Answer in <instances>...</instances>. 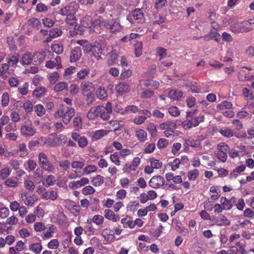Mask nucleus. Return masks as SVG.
I'll return each instance as SVG.
<instances>
[{
	"instance_id": "nucleus-54",
	"label": "nucleus",
	"mask_w": 254,
	"mask_h": 254,
	"mask_svg": "<svg viewBox=\"0 0 254 254\" xmlns=\"http://www.w3.org/2000/svg\"><path fill=\"white\" fill-rule=\"evenodd\" d=\"M111 161L117 166L120 165L121 161L120 160V155L118 152H115L114 153L111 154L110 156Z\"/></svg>"
},
{
	"instance_id": "nucleus-60",
	"label": "nucleus",
	"mask_w": 254,
	"mask_h": 254,
	"mask_svg": "<svg viewBox=\"0 0 254 254\" xmlns=\"http://www.w3.org/2000/svg\"><path fill=\"white\" fill-rule=\"evenodd\" d=\"M207 37H209L210 39H213L216 42H218L220 41V35L217 31H213L211 30L209 34L205 35L204 38H206Z\"/></svg>"
},
{
	"instance_id": "nucleus-63",
	"label": "nucleus",
	"mask_w": 254,
	"mask_h": 254,
	"mask_svg": "<svg viewBox=\"0 0 254 254\" xmlns=\"http://www.w3.org/2000/svg\"><path fill=\"white\" fill-rule=\"evenodd\" d=\"M118 58V55L114 52H111L110 53L109 58L108 59L107 62L109 65H114L115 64L116 61Z\"/></svg>"
},
{
	"instance_id": "nucleus-12",
	"label": "nucleus",
	"mask_w": 254,
	"mask_h": 254,
	"mask_svg": "<svg viewBox=\"0 0 254 254\" xmlns=\"http://www.w3.org/2000/svg\"><path fill=\"white\" fill-rule=\"evenodd\" d=\"M89 182L87 178H82L80 180L70 182L68 184V187L70 189H75L88 184Z\"/></svg>"
},
{
	"instance_id": "nucleus-32",
	"label": "nucleus",
	"mask_w": 254,
	"mask_h": 254,
	"mask_svg": "<svg viewBox=\"0 0 254 254\" xmlns=\"http://www.w3.org/2000/svg\"><path fill=\"white\" fill-rule=\"evenodd\" d=\"M97 97L100 100H104L107 98V93L104 87L99 86L96 92Z\"/></svg>"
},
{
	"instance_id": "nucleus-40",
	"label": "nucleus",
	"mask_w": 254,
	"mask_h": 254,
	"mask_svg": "<svg viewBox=\"0 0 254 254\" xmlns=\"http://www.w3.org/2000/svg\"><path fill=\"white\" fill-rule=\"evenodd\" d=\"M9 65L8 64H2L0 67V77L5 78L8 73Z\"/></svg>"
},
{
	"instance_id": "nucleus-24",
	"label": "nucleus",
	"mask_w": 254,
	"mask_h": 254,
	"mask_svg": "<svg viewBox=\"0 0 254 254\" xmlns=\"http://www.w3.org/2000/svg\"><path fill=\"white\" fill-rule=\"evenodd\" d=\"M135 136L139 142H145L147 139V132L142 129H139L135 131Z\"/></svg>"
},
{
	"instance_id": "nucleus-38",
	"label": "nucleus",
	"mask_w": 254,
	"mask_h": 254,
	"mask_svg": "<svg viewBox=\"0 0 254 254\" xmlns=\"http://www.w3.org/2000/svg\"><path fill=\"white\" fill-rule=\"evenodd\" d=\"M68 84L65 82H59L54 87V90L56 92H60L63 91L64 89H67Z\"/></svg>"
},
{
	"instance_id": "nucleus-22",
	"label": "nucleus",
	"mask_w": 254,
	"mask_h": 254,
	"mask_svg": "<svg viewBox=\"0 0 254 254\" xmlns=\"http://www.w3.org/2000/svg\"><path fill=\"white\" fill-rule=\"evenodd\" d=\"M91 52L93 56L95 57L101 56L102 53L101 44L98 42H95L94 44L92 45Z\"/></svg>"
},
{
	"instance_id": "nucleus-42",
	"label": "nucleus",
	"mask_w": 254,
	"mask_h": 254,
	"mask_svg": "<svg viewBox=\"0 0 254 254\" xmlns=\"http://www.w3.org/2000/svg\"><path fill=\"white\" fill-rule=\"evenodd\" d=\"M216 224L219 226H228L230 225V221L225 216L221 215L216 220Z\"/></svg>"
},
{
	"instance_id": "nucleus-45",
	"label": "nucleus",
	"mask_w": 254,
	"mask_h": 254,
	"mask_svg": "<svg viewBox=\"0 0 254 254\" xmlns=\"http://www.w3.org/2000/svg\"><path fill=\"white\" fill-rule=\"evenodd\" d=\"M142 53V44L141 42L136 41L134 44V53L136 57H140Z\"/></svg>"
},
{
	"instance_id": "nucleus-2",
	"label": "nucleus",
	"mask_w": 254,
	"mask_h": 254,
	"mask_svg": "<svg viewBox=\"0 0 254 254\" xmlns=\"http://www.w3.org/2000/svg\"><path fill=\"white\" fill-rule=\"evenodd\" d=\"M75 113V110L64 104L60 105L57 109L54 117L56 119H61L64 125H67L71 121Z\"/></svg>"
},
{
	"instance_id": "nucleus-25",
	"label": "nucleus",
	"mask_w": 254,
	"mask_h": 254,
	"mask_svg": "<svg viewBox=\"0 0 254 254\" xmlns=\"http://www.w3.org/2000/svg\"><path fill=\"white\" fill-rule=\"evenodd\" d=\"M27 25L31 28L39 29L41 23L38 18L32 17L29 19L27 21Z\"/></svg>"
},
{
	"instance_id": "nucleus-64",
	"label": "nucleus",
	"mask_w": 254,
	"mask_h": 254,
	"mask_svg": "<svg viewBox=\"0 0 254 254\" xmlns=\"http://www.w3.org/2000/svg\"><path fill=\"white\" fill-rule=\"evenodd\" d=\"M53 51L58 54H60L63 52V46L62 44H55L51 46Z\"/></svg>"
},
{
	"instance_id": "nucleus-37",
	"label": "nucleus",
	"mask_w": 254,
	"mask_h": 254,
	"mask_svg": "<svg viewBox=\"0 0 254 254\" xmlns=\"http://www.w3.org/2000/svg\"><path fill=\"white\" fill-rule=\"evenodd\" d=\"M43 247L40 243H35L29 245V249L36 254L40 253L42 250Z\"/></svg>"
},
{
	"instance_id": "nucleus-28",
	"label": "nucleus",
	"mask_w": 254,
	"mask_h": 254,
	"mask_svg": "<svg viewBox=\"0 0 254 254\" xmlns=\"http://www.w3.org/2000/svg\"><path fill=\"white\" fill-rule=\"evenodd\" d=\"M33 61V55L30 53H26L23 55L21 58V64L23 65H29Z\"/></svg>"
},
{
	"instance_id": "nucleus-14",
	"label": "nucleus",
	"mask_w": 254,
	"mask_h": 254,
	"mask_svg": "<svg viewBox=\"0 0 254 254\" xmlns=\"http://www.w3.org/2000/svg\"><path fill=\"white\" fill-rule=\"evenodd\" d=\"M75 9L74 6L71 5H66L60 8L58 13L63 16H69L72 14H75Z\"/></svg>"
},
{
	"instance_id": "nucleus-26",
	"label": "nucleus",
	"mask_w": 254,
	"mask_h": 254,
	"mask_svg": "<svg viewBox=\"0 0 254 254\" xmlns=\"http://www.w3.org/2000/svg\"><path fill=\"white\" fill-rule=\"evenodd\" d=\"M58 196L57 191L55 190H52L44 192L42 194V198L46 200L50 199L52 200H55L57 198Z\"/></svg>"
},
{
	"instance_id": "nucleus-50",
	"label": "nucleus",
	"mask_w": 254,
	"mask_h": 254,
	"mask_svg": "<svg viewBox=\"0 0 254 254\" xmlns=\"http://www.w3.org/2000/svg\"><path fill=\"white\" fill-rule=\"evenodd\" d=\"M22 107L24 109L26 113H30L33 110V106L32 102L29 100H26L23 102Z\"/></svg>"
},
{
	"instance_id": "nucleus-59",
	"label": "nucleus",
	"mask_w": 254,
	"mask_h": 254,
	"mask_svg": "<svg viewBox=\"0 0 254 254\" xmlns=\"http://www.w3.org/2000/svg\"><path fill=\"white\" fill-rule=\"evenodd\" d=\"M155 144L153 143L146 144V146L143 150V153L145 154H150L152 153L155 149Z\"/></svg>"
},
{
	"instance_id": "nucleus-5",
	"label": "nucleus",
	"mask_w": 254,
	"mask_h": 254,
	"mask_svg": "<svg viewBox=\"0 0 254 254\" xmlns=\"http://www.w3.org/2000/svg\"><path fill=\"white\" fill-rule=\"evenodd\" d=\"M247 23L245 22L236 23L230 26V29L233 33L239 34L247 33L253 30V28L247 26Z\"/></svg>"
},
{
	"instance_id": "nucleus-18",
	"label": "nucleus",
	"mask_w": 254,
	"mask_h": 254,
	"mask_svg": "<svg viewBox=\"0 0 254 254\" xmlns=\"http://www.w3.org/2000/svg\"><path fill=\"white\" fill-rule=\"evenodd\" d=\"M81 93L83 96L92 93V84L89 82L83 81L81 84Z\"/></svg>"
},
{
	"instance_id": "nucleus-15",
	"label": "nucleus",
	"mask_w": 254,
	"mask_h": 254,
	"mask_svg": "<svg viewBox=\"0 0 254 254\" xmlns=\"http://www.w3.org/2000/svg\"><path fill=\"white\" fill-rule=\"evenodd\" d=\"M127 195V191L126 190L122 189L118 191L116 195V206H123L124 204L121 200L125 198Z\"/></svg>"
},
{
	"instance_id": "nucleus-46",
	"label": "nucleus",
	"mask_w": 254,
	"mask_h": 254,
	"mask_svg": "<svg viewBox=\"0 0 254 254\" xmlns=\"http://www.w3.org/2000/svg\"><path fill=\"white\" fill-rule=\"evenodd\" d=\"M132 15L134 19L139 20L144 17V13L141 9L136 8L132 11Z\"/></svg>"
},
{
	"instance_id": "nucleus-11",
	"label": "nucleus",
	"mask_w": 254,
	"mask_h": 254,
	"mask_svg": "<svg viewBox=\"0 0 254 254\" xmlns=\"http://www.w3.org/2000/svg\"><path fill=\"white\" fill-rule=\"evenodd\" d=\"M20 132L21 134L25 137L32 136L36 133V130L32 127L31 124L29 126H22Z\"/></svg>"
},
{
	"instance_id": "nucleus-34",
	"label": "nucleus",
	"mask_w": 254,
	"mask_h": 254,
	"mask_svg": "<svg viewBox=\"0 0 254 254\" xmlns=\"http://www.w3.org/2000/svg\"><path fill=\"white\" fill-rule=\"evenodd\" d=\"M34 112L36 113L37 116L39 117H43L46 113V109L44 106L41 104H38L36 105L34 108Z\"/></svg>"
},
{
	"instance_id": "nucleus-13",
	"label": "nucleus",
	"mask_w": 254,
	"mask_h": 254,
	"mask_svg": "<svg viewBox=\"0 0 254 254\" xmlns=\"http://www.w3.org/2000/svg\"><path fill=\"white\" fill-rule=\"evenodd\" d=\"M116 91L121 95L127 93L130 90L129 85L125 82L119 83L116 86Z\"/></svg>"
},
{
	"instance_id": "nucleus-8",
	"label": "nucleus",
	"mask_w": 254,
	"mask_h": 254,
	"mask_svg": "<svg viewBox=\"0 0 254 254\" xmlns=\"http://www.w3.org/2000/svg\"><path fill=\"white\" fill-rule=\"evenodd\" d=\"M139 113L143 114L144 116H138L134 118L133 123L137 125L143 124L147 118H150L152 115L151 112L148 110H140Z\"/></svg>"
},
{
	"instance_id": "nucleus-41",
	"label": "nucleus",
	"mask_w": 254,
	"mask_h": 254,
	"mask_svg": "<svg viewBox=\"0 0 254 254\" xmlns=\"http://www.w3.org/2000/svg\"><path fill=\"white\" fill-rule=\"evenodd\" d=\"M183 93L181 91L171 90L169 92V97L173 100H179L183 97Z\"/></svg>"
},
{
	"instance_id": "nucleus-30",
	"label": "nucleus",
	"mask_w": 254,
	"mask_h": 254,
	"mask_svg": "<svg viewBox=\"0 0 254 254\" xmlns=\"http://www.w3.org/2000/svg\"><path fill=\"white\" fill-rule=\"evenodd\" d=\"M17 153H19V156L21 158H24L27 156L29 151L26 148L25 143H22L19 144Z\"/></svg>"
},
{
	"instance_id": "nucleus-19",
	"label": "nucleus",
	"mask_w": 254,
	"mask_h": 254,
	"mask_svg": "<svg viewBox=\"0 0 254 254\" xmlns=\"http://www.w3.org/2000/svg\"><path fill=\"white\" fill-rule=\"evenodd\" d=\"M102 235L107 242L111 241L115 238L114 231L109 228L104 229L102 232Z\"/></svg>"
},
{
	"instance_id": "nucleus-9",
	"label": "nucleus",
	"mask_w": 254,
	"mask_h": 254,
	"mask_svg": "<svg viewBox=\"0 0 254 254\" xmlns=\"http://www.w3.org/2000/svg\"><path fill=\"white\" fill-rule=\"evenodd\" d=\"M21 198L27 206H32L38 199L37 195L31 194L27 192H24L21 194Z\"/></svg>"
},
{
	"instance_id": "nucleus-57",
	"label": "nucleus",
	"mask_w": 254,
	"mask_h": 254,
	"mask_svg": "<svg viewBox=\"0 0 254 254\" xmlns=\"http://www.w3.org/2000/svg\"><path fill=\"white\" fill-rule=\"evenodd\" d=\"M219 132L223 136L226 137H231L234 135L233 130L228 127H226L223 129H220Z\"/></svg>"
},
{
	"instance_id": "nucleus-33",
	"label": "nucleus",
	"mask_w": 254,
	"mask_h": 254,
	"mask_svg": "<svg viewBox=\"0 0 254 254\" xmlns=\"http://www.w3.org/2000/svg\"><path fill=\"white\" fill-rule=\"evenodd\" d=\"M104 216L106 218L109 220H112L115 222H117L120 219V218L118 216H116L113 211L108 209L105 210Z\"/></svg>"
},
{
	"instance_id": "nucleus-7",
	"label": "nucleus",
	"mask_w": 254,
	"mask_h": 254,
	"mask_svg": "<svg viewBox=\"0 0 254 254\" xmlns=\"http://www.w3.org/2000/svg\"><path fill=\"white\" fill-rule=\"evenodd\" d=\"M217 149L216 156L221 161L225 162L227 159V153L229 150V146L224 142H220L217 145Z\"/></svg>"
},
{
	"instance_id": "nucleus-6",
	"label": "nucleus",
	"mask_w": 254,
	"mask_h": 254,
	"mask_svg": "<svg viewBox=\"0 0 254 254\" xmlns=\"http://www.w3.org/2000/svg\"><path fill=\"white\" fill-rule=\"evenodd\" d=\"M51 53L49 50L37 52L33 54V62L35 65H39L44 61L50 59Z\"/></svg>"
},
{
	"instance_id": "nucleus-23",
	"label": "nucleus",
	"mask_w": 254,
	"mask_h": 254,
	"mask_svg": "<svg viewBox=\"0 0 254 254\" xmlns=\"http://www.w3.org/2000/svg\"><path fill=\"white\" fill-rule=\"evenodd\" d=\"M56 177L52 175H46L42 181V184L46 186H53L56 184Z\"/></svg>"
},
{
	"instance_id": "nucleus-21",
	"label": "nucleus",
	"mask_w": 254,
	"mask_h": 254,
	"mask_svg": "<svg viewBox=\"0 0 254 254\" xmlns=\"http://www.w3.org/2000/svg\"><path fill=\"white\" fill-rule=\"evenodd\" d=\"M72 30H70L68 32L69 37H73L77 35H81L83 32V27L76 23L73 25Z\"/></svg>"
},
{
	"instance_id": "nucleus-3",
	"label": "nucleus",
	"mask_w": 254,
	"mask_h": 254,
	"mask_svg": "<svg viewBox=\"0 0 254 254\" xmlns=\"http://www.w3.org/2000/svg\"><path fill=\"white\" fill-rule=\"evenodd\" d=\"M38 164L44 171L55 174L58 168L48 159L47 155L44 152H40L38 155Z\"/></svg>"
},
{
	"instance_id": "nucleus-48",
	"label": "nucleus",
	"mask_w": 254,
	"mask_h": 254,
	"mask_svg": "<svg viewBox=\"0 0 254 254\" xmlns=\"http://www.w3.org/2000/svg\"><path fill=\"white\" fill-rule=\"evenodd\" d=\"M193 114H191L190 118H189V120L190 122V123L192 126V127H195L198 126L199 123L203 121L202 117H193Z\"/></svg>"
},
{
	"instance_id": "nucleus-29",
	"label": "nucleus",
	"mask_w": 254,
	"mask_h": 254,
	"mask_svg": "<svg viewBox=\"0 0 254 254\" xmlns=\"http://www.w3.org/2000/svg\"><path fill=\"white\" fill-rule=\"evenodd\" d=\"M113 20H104V19H96L95 21L96 24L99 25L100 27H103L106 29H110Z\"/></svg>"
},
{
	"instance_id": "nucleus-58",
	"label": "nucleus",
	"mask_w": 254,
	"mask_h": 254,
	"mask_svg": "<svg viewBox=\"0 0 254 254\" xmlns=\"http://www.w3.org/2000/svg\"><path fill=\"white\" fill-rule=\"evenodd\" d=\"M24 186L29 191H32L35 188L33 182L29 180H24Z\"/></svg>"
},
{
	"instance_id": "nucleus-53",
	"label": "nucleus",
	"mask_w": 254,
	"mask_h": 254,
	"mask_svg": "<svg viewBox=\"0 0 254 254\" xmlns=\"http://www.w3.org/2000/svg\"><path fill=\"white\" fill-rule=\"evenodd\" d=\"M150 161L151 165L154 169H158L162 167V163L159 160L156 159L154 158H151Z\"/></svg>"
},
{
	"instance_id": "nucleus-43",
	"label": "nucleus",
	"mask_w": 254,
	"mask_h": 254,
	"mask_svg": "<svg viewBox=\"0 0 254 254\" xmlns=\"http://www.w3.org/2000/svg\"><path fill=\"white\" fill-rule=\"evenodd\" d=\"M154 91L150 89H145L140 94V97L143 99H148L154 95Z\"/></svg>"
},
{
	"instance_id": "nucleus-27",
	"label": "nucleus",
	"mask_w": 254,
	"mask_h": 254,
	"mask_svg": "<svg viewBox=\"0 0 254 254\" xmlns=\"http://www.w3.org/2000/svg\"><path fill=\"white\" fill-rule=\"evenodd\" d=\"M109 132V131L106 129H101L97 130L93 132L92 138L95 140H98L107 135Z\"/></svg>"
},
{
	"instance_id": "nucleus-16",
	"label": "nucleus",
	"mask_w": 254,
	"mask_h": 254,
	"mask_svg": "<svg viewBox=\"0 0 254 254\" xmlns=\"http://www.w3.org/2000/svg\"><path fill=\"white\" fill-rule=\"evenodd\" d=\"M81 56V50L79 47L73 48L70 53V62H75L78 61Z\"/></svg>"
},
{
	"instance_id": "nucleus-61",
	"label": "nucleus",
	"mask_w": 254,
	"mask_h": 254,
	"mask_svg": "<svg viewBox=\"0 0 254 254\" xmlns=\"http://www.w3.org/2000/svg\"><path fill=\"white\" fill-rule=\"evenodd\" d=\"M235 246L238 248V251H239L241 254H247L248 253V252L245 250L246 247V243L237 242L235 243Z\"/></svg>"
},
{
	"instance_id": "nucleus-17",
	"label": "nucleus",
	"mask_w": 254,
	"mask_h": 254,
	"mask_svg": "<svg viewBox=\"0 0 254 254\" xmlns=\"http://www.w3.org/2000/svg\"><path fill=\"white\" fill-rule=\"evenodd\" d=\"M140 159L139 157H136L133 158L132 163L127 166V164H126V166L124 167V170L126 172H129L130 171H134L136 170V167L140 164Z\"/></svg>"
},
{
	"instance_id": "nucleus-47",
	"label": "nucleus",
	"mask_w": 254,
	"mask_h": 254,
	"mask_svg": "<svg viewBox=\"0 0 254 254\" xmlns=\"http://www.w3.org/2000/svg\"><path fill=\"white\" fill-rule=\"evenodd\" d=\"M63 31L60 29L54 28L49 31L50 38H55L62 35Z\"/></svg>"
},
{
	"instance_id": "nucleus-55",
	"label": "nucleus",
	"mask_w": 254,
	"mask_h": 254,
	"mask_svg": "<svg viewBox=\"0 0 254 254\" xmlns=\"http://www.w3.org/2000/svg\"><path fill=\"white\" fill-rule=\"evenodd\" d=\"M169 140L164 138H159L157 141V146L161 150L165 148L168 144Z\"/></svg>"
},
{
	"instance_id": "nucleus-51",
	"label": "nucleus",
	"mask_w": 254,
	"mask_h": 254,
	"mask_svg": "<svg viewBox=\"0 0 254 254\" xmlns=\"http://www.w3.org/2000/svg\"><path fill=\"white\" fill-rule=\"evenodd\" d=\"M198 175L199 171L196 169L190 170L188 173V177L190 181L195 180L198 178Z\"/></svg>"
},
{
	"instance_id": "nucleus-56",
	"label": "nucleus",
	"mask_w": 254,
	"mask_h": 254,
	"mask_svg": "<svg viewBox=\"0 0 254 254\" xmlns=\"http://www.w3.org/2000/svg\"><path fill=\"white\" fill-rule=\"evenodd\" d=\"M1 105L2 107H6L9 103V95L7 92L2 94L1 99Z\"/></svg>"
},
{
	"instance_id": "nucleus-10",
	"label": "nucleus",
	"mask_w": 254,
	"mask_h": 254,
	"mask_svg": "<svg viewBox=\"0 0 254 254\" xmlns=\"http://www.w3.org/2000/svg\"><path fill=\"white\" fill-rule=\"evenodd\" d=\"M164 184V178L161 176L153 177L149 182V185L151 188L158 189L163 186Z\"/></svg>"
},
{
	"instance_id": "nucleus-36",
	"label": "nucleus",
	"mask_w": 254,
	"mask_h": 254,
	"mask_svg": "<svg viewBox=\"0 0 254 254\" xmlns=\"http://www.w3.org/2000/svg\"><path fill=\"white\" fill-rule=\"evenodd\" d=\"M5 61L6 62V64H8L10 67L16 64L19 62V59L16 56L8 55L6 58Z\"/></svg>"
},
{
	"instance_id": "nucleus-49",
	"label": "nucleus",
	"mask_w": 254,
	"mask_h": 254,
	"mask_svg": "<svg viewBox=\"0 0 254 254\" xmlns=\"http://www.w3.org/2000/svg\"><path fill=\"white\" fill-rule=\"evenodd\" d=\"M194 112H189L187 113L186 118L187 119L182 123V126L185 129H188L192 127V126L190 123L189 118H190L191 115L193 114Z\"/></svg>"
},
{
	"instance_id": "nucleus-39",
	"label": "nucleus",
	"mask_w": 254,
	"mask_h": 254,
	"mask_svg": "<svg viewBox=\"0 0 254 254\" xmlns=\"http://www.w3.org/2000/svg\"><path fill=\"white\" fill-rule=\"evenodd\" d=\"M104 182L103 177L98 175L93 177L91 180L92 184L95 187L101 186Z\"/></svg>"
},
{
	"instance_id": "nucleus-44",
	"label": "nucleus",
	"mask_w": 254,
	"mask_h": 254,
	"mask_svg": "<svg viewBox=\"0 0 254 254\" xmlns=\"http://www.w3.org/2000/svg\"><path fill=\"white\" fill-rule=\"evenodd\" d=\"M121 222L125 228H133V221L129 216H127L124 218H123L121 220Z\"/></svg>"
},
{
	"instance_id": "nucleus-4",
	"label": "nucleus",
	"mask_w": 254,
	"mask_h": 254,
	"mask_svg": "<svg viewBox=\"0 0 254 254\" xmlns=\"http://www.w3.org/2000/svg\"><path fill=\"white\" fill-rule=\"evenodd\" d=\"M48 147H55L65 144L67 137L64 134L52 133L48 135Z\"/></svg>"
},
{
	"instance_id": "nucleus-52",
	"label": "nucleus",
	"mask_w": 254,
	"mask_h": 254,
	"mask_svg": "<svg viewBox=\"0 0 254 254\" xmlns=\"http://www.w3.org/2000/svg\"><path fill=\"white\" fill-rule=\"evenodd\" d=\"M180 165L179 158H176L172 162L168 163V165L171 167V170L174 171L179 169Z\"/></svg>"
},
{
	"instance_id": "nucleus-20",
	"label": "nucleus",
	"mask_w": 254,
	"mask_h": 254,
	"mask_svg": "<svg viewBox=\"0 0 254 254\" xmlns=\"http://www.w3.org/2000/svg\"><path fill=\"white\" fill-rule=\"evenodd\" d=\"M56 230V227L53 225H50L49 226V230L46 232H43L41 235L42 238L45 240L49 239L53 237V235L55 233Z\"/></svg>"
},
{
	"instance_id": "nucleus-35",
	"label": "nucleus",
	"mask_w": 254,
	"mask_h": 254,
	"mask_svg": "<svg viewBox=\"0 0 254 254\" xmlns=\"http://www.w3.org/2000/svg\"><path fill=\"white\" fill-rule=\"evenodd\" d=\"M123 29V26L120 24L119 22L113 20L110 29V31L112 34L116 33L118 32L121 31Z\"/></svg>"
},
{
	"instance_id": "nucleus-62",
	"label": "nucleus",
	"mask_w": 254,
	"mask_h": 254,
	"mask_svg": "<svg viewBox=\"0 0 254 254\" xmlns=\"http://www.w3.org/2000/svg\"><path fill=\"white\" fill-rule=\"evenodd\" d=\"M76 18L74 15V14H72L69 16H66L65 18V22L70 25L73 26L76 23Z\"/></svg>"
},
{
	"instance_id": "nucleus-31",
	"label": "nucleus",
	"mask_w": 254,
	"mask_h": 254,
	"mask_svg": "<svg viewBox=\"0 0 254 254\" xmlns=\"http://www.w3.org/2000/svg\"><path fill=\"white\" fill-rule=\"evenodd\" d=\"M47 92L45 87H38L33 92V96L36 98H40L44 96Z\"/></svg>"
},
{
	"instance_id": "nucleus-1",
	"label": "nucleus",
	"mask_w": 254,
	"mask_h": 254,
	"mask_svg": "<svg viewBox=\"0 0 254 254\" xmlns=\"http://www.w3.org/2000/svg\"><path fill=\"white\" fill-rule=\"evenodd\" d=\"M112 111V106L110 102H108L105 106L99 105L92 107L87 114L89 119H94L97 117H100L103 120H108Z\"/></svg>"
}]
</instances>
